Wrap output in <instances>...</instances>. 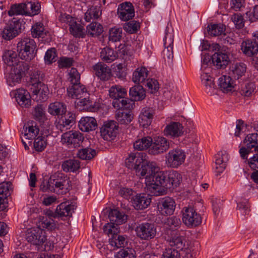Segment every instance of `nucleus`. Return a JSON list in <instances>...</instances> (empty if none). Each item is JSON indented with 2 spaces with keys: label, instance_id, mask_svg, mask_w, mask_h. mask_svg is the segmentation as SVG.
Here are the masks:
<instances>
[{
  "label": "nucleus",
  "instance_id": "obj_1",
  "mask_svg": "<svg viewBox=\"0 0 258 258\" xmlns=\"http://www.w3.org/2000/svg\"><path fill=\"white\" fill-rule=\"evenodd\" d=\"M155 165L150 175L146 179L147 189L155 196L163 195L168 189L171 190L179 186L181 181V175L176 171H158Z\"/></svg>",
  "mask_w": 258,
  "mask_h": 258
},
{
  "label": "nucleus",
  "instance_id": "obj_2",
  "mask_svg": "<svg viewBox=\"0 0 258 258\" xmlns=\"http://www.w3.org/2000/svg\"><path fill=\"white\" fill-rule=\"evenodd\" d=\"M125 164L127 168L133 169L140 178H145L150 175L155 168V163L143 158L139 154H131L126 158Z\"/></svg>",
  "mask_w": 258,
  "mask_h": 258
},
{
  "label": "nucleus",
  "instance_id": "obj_3",
  "mask_svg": "<svg viewBox=\"0 0 258 258\" xmlns=\"http://www.w3.org/2000/svg\"><path fill=\"white\" fill-rule=\"evenodd\" d=\"M126 90L119 85L112 86L109 90L110 97L113 98L112 105L115 108L132 109L135 104L129 98H125Z\"/></svg>",
  "mask_w": 258,
  "mask_h": 258
},
{
  "label": "nucleus",
  "instance_id": "obj_4",
  "mask_svg": "<svg viewBox=\"0 0 258 258\" xmlns=\"http://www.w3.org/2000/svg\"><path fill=\"white\" fill-rule=\"evenodd\" d=\"M17 50L20 58L26 61H30L36 54V44L33 39L24 37L18 42Z\"/></svg>",
  "mask_w": 258,
  "mask_h": 258
},
{
  "label": "nucleus",
  "instance_id": "obj_5",
  "mask_svg": "<svg viewBox=\"0 0 258 258\" xmlns=\"http://www.w3.org/2000/svg\"><path fill=\"white\" fill-rule=\"evenodd\" d=\"M245 146L241 147L239 150L240 157L242 159H246L248 155L253 151H258V134L251 133L248 134L243 140Z\"/></svg>",
  "mask_w": 258,
  "mask_h": 258
},
{
  "label": "nucleus",
  "instance_id": "obj_6",
  "mask_svg": "<svg viewBox=\"0 0 258 258\" xmlns=\"http://www.w3.org/2000/svg\"><path fill=\"white\" fill-rule=\"evenodd\" d=\"M29 69V65L26 62H20L14 67H12L7 77V81L9 85L13 86L16 83H19Z\"/></svg>",
  "mask_w": 258,
  "mask_h": 258
},
{
  "label": "nucleus",
  "instance_id": "obj_7",
  "mask_svg": "<svg viewBox=\"0 0 258 258\" xmlns=\"http://www.w3.org/2000/svg\"><path fill=\"white\" fill-rule=\"evenodd\" d=\"M23 20L13 18V20L7 25L2 31V37L7 40H10L16 37L24 28Z\"/></svg>",
  "mask_w": 258,
  "mask_h": 258
},
{
  "label": "nucleus",
  "instance_id": "obj_8",
  "mask_svg": "<svg viewBox=\"0 0 258 258\" xmlns=\"http://www.w3.org/2000/svg\"><path fill=\"white\" fill-rule=\"evenodd\" d=\"M83 134L77 131H70L63 133L61 136L60 142L70 148L80 146L84 140Z\"/></svg>",
  "mask_w": 258,
  "mask_h": 258
},
{
  "label": "nucleus",
  "instance_id": "obj_9",
  "mask_svg": "<svg viewBox=\"0 0 258 258\" xmlns=\"http://www.w3.org/2000/svg\"><path fill=\"white\" fill-rule=\"evenodd\" d=\"M186 154L183 150L176 148L170 150L165 155V163L167 166L178 168L184 163Z\"/></svg>",
  "mask_w": 258,
  "mask_h": 258
},
{
  "label": "nucleus",
  "instance_id": "obj_10",
  "mask_svg": "<svg viewBox=\"0 0 258 258\" xmlns=\"http://www.w3.org/2000/svg\"><path fill=\"white\" fill-rule=\"evenodd\" d=\"M135 230L138 237L146 240L153 238L156 234V228L154 224L148 222L138 224Z\"/></svg>",
  "mask_w": 258,
  "mask_h": 258
},
{
  "label": "nucleus",
  "instance_id": "obj_11",
  "mask_svg": "<svg viewBox=\"0 0 258 258\" xmlns=\"http://www.w3.org/2000/svg\"><path fill=\"white\" fill-rule=\"evenodd\" d=\"M218 49L215 50V52L212 55V60L217 69H224L230 61L229 50L225 46L222 48L220 47Z\"/></svg>",
  "mask_w": 258,
  "mask_h": 258
},
{
  "label": "nucleus",
  "instance_id": "obj_12",
  "mask_svg": "<svg viewBox=\"0 0 258 258\" xmlns=\"http://www.w3.org/2000/svg\"><path fill=\"white\" fill-rule=\"evenodd\" d=\"M170 147V142L163 137H156L152 139L151 147L149 148L150 154L156 155L163 154Z\"/></svg>",
  "mask_w": 258,
  "mask_h": 258
},
{
  "label": "nucleus",
  "instance_id": "obj_13",
  "mask_svg": "<svg viewBox=\"0 0 258 258\" xmlns=\"http://www.w3.org/2000/svg\"><path fill=\"white\" fill-rule=\"evenodd\" d=\"M49 183L55 188L56 193L63 194L68 191L67 186L69 184V181L63 173L56 172L52 175L49 178Z\"/></svg>",
  "mask_w": 258,
  "mask_h": 258
},
{
  "label": "nucleus",
  "instance_id": "obj_14",
  "mask_svg": "<svg viewBox=\"0 0 258 258\" xmlns=\"http://www.w3.org/2000/svg\"><path fill=\"white\" fill-rule=\"evenodd\" d=\"M45 234V231L39 227L31 228L27 231L26 238L28 242L40 246L46 240Z\"/></svg>",
  "mask_w": 258,
  "mask_h": 258
},
{
  "label": "nucleus",
  "instance_id": "obj_15",
  "mask_svg": "<svg viewBox=\"0 0 258 258\" xmlns=\"http://www.w3.org/2000/svg\"><path fill=\"white\" fill-rule=\"evenodd\" d=\"M118 126L116 121L109 120L105 122L100 128V133L104 140H114L118 133Z\"/></svg>",
  "mask_w": 258,
  "mask_h": 258
},
{
  "label": "nucleus",
  "instance_id": "obj_16",
  "mask_svg": "<svg viewBox=\"0 0 258 258\" xmlns=\"http://www.w3.org/2000/svg\"><path fill=\"white\" fill-rule=\"evenodd\" d=\"M182 221L187 226H196L201 223L202 218L192 207H184L183 209Z\"/></svg>",
  "mask_w": 258,
  "mask_h": 258
},
{
  "label": "nucleus",
  "instance_id": "obj_17",
  "mask_svg": "<svg viewBox=\"0 0 258 258\" xmlns=\"http://www.w3.org/2000/svg\"><path fill=\"white\" fill-rule=\"evenodd\" d=\"M117 13L121 21H127L135 16L134 7L130 2L122 3L118 5Z\"/></svg>",
  "mask_w": 258,
  "mask_h": 258
},
{
  "label": "nucleus",
  "instance_id": "obj_18",
  "mask_svg": "<svg viewBox=\"0 0 258 258\" xmlns=\"http://www.w3.org/2000/svg\"><path fill=\"white\" fill-rule=\"evenodd\" d=\"M175 207L176 204L174 200L168 197L163 198L158 203V210L162 215L164 216L173 214Z\"/></svg>",
  "mask_w": 258,
  "mask_h": 258
},
{
  "label": "nucleus",
  "instance_id": "obj_19",
  "mask_svg": "<svg viewBox=\"0 0 258 258\" xmlns=\"http://www.w3.org/2000/svg\"><path fill=\"white\" fill-rule=\"evenodd\" d=\"M61 115V119L55 123V127L58 130L62 132L70 129L75 124L76 115L75 114L71 112H68L67 113H65Z\"/></svg>",
  "mask_w": 258,
  "mask_h": 258
},
{
  "label": "nucleus",
  "instance_id": "obj_20",
  "mask_svg": "<svg viewBox=\"0 0 258 258\" xmlns=\"http://www.w3.org/2000/svg\"><path fill=\"white\" fill-rule=\"evenodd\" d=\"M67 91L69 96L77 99L76 102L83 98H88L89 96L86 87L80 83L69 87Z\"/></svg>",
  "mask_w": 258,
  "mask_h": 258
},
{
  "label": "nucleus",
  "instance_id": "obj_21",
  "mask_svg": "<svg viewBox=\"0 0 258 258\" xmlns=\"http://www.w3.org/2000/svg\"><path fill=\"white\" fill-rule=\"evenodd\" d=\"M94 74L100 80H109L112 76L110 68L102 62H98L92 67Z\"/></svg>",
  "mask_w": 258,
  "mask_h": 258
},
{
  "label": "nucleus",
  "instance_id": "obj_22",
  "mask_svg": "<svg viewBox=\"0 0 258 258\" xmlns=\"http://www.w3.org/2000/svg\"><path fill=\"white\" fill-rule=\"evenodd\" d=\"M32 98L37 102H43L47 99L49 90L47 85L40 84L35 87H31Z\"/></svg>",
  "mask_w": 258,
  "mask_h": 258
},
{
  "label": "nucleus",
  "instance_id": "obj_23",
  "mask_svg": "<svg viewBox=\"0 0 258 258\" xmlns=\"http://www.w3.org/2000/svg\"><path fill=\"white\" fill-rule=\"evenodd\" d=\"M76 207L77 206L73 203H70L68 202L61 203L56 207L55 212V215L56 217L60 218L72 217Z\"/></svg>",
  "mask_w": 258,
  "mask_h": 258
},
{
  "label": "nucleus",
  "instance_id": "obj_24",
  "mask_svg": "<svg viewBox=\"0 0 258 258\" xmlns=\"http://www.w3.org/2000/svg\"><path fill=\"white\" fill-rule=\"evenodd\" d=\"M242 52L248 56H254L258 52V43L256 37L252 40L247 39L243 41L241 45Z\"/></svg>",
  "mask_w": 258,
  "mask_h": 258
},
{
  "label": "nucleus",
  "instance_id": "obj_25",
  "mask_svg": "<svg viewBox=\"0 0 258 258\" xmlns=\"http://www.w3.org/2000/svg\"><path fill=\"white\" fill-rule=\"evenodd\" d=\"M183 127L178 122H171L166 126L164 130V134L166 136L177 138L181 136L183 134Z\"/></svg>",
  "mask_w": 258,
  "mask_h": 258
},
{
  "label": "nucleus",
  "instance_id": "obj_26",
  "mask_svg": "<svg viewBox=\"0 0 258 258\" xmlns=\"http://www.w3.org/2000/svg\"><path fill=\"white\" fill-rule=\"evenodd\" d=\"M15 97L17 103L22 107L27 108L30 106L32 95H30L27 90L23 88L17 89Z\"/></svg>",
  "mask_w": 258,
  "mask_h": 258
},
{
  "label": "nucleus",
  "instance_id": "obj_27",
  "mask_svg": "<svg viewBox=\"0 0 258 258\" xmlns=\"http://www.w3.org/2000/svg\"><path fill=\"white\" fill-rule=\"evenodd\" d=\"M33 37L41 38L42 41H47L51 39L50 33L47 31L43 24L37 23L31 29Z\"/></svg>",
  "mask_w": 258,
  "mask_h": 258
},
{
  "label": "nucleus",
  "instance_id": "obj_28",
  "mask_svg": "<svg viewBox=\"0 0 258 258\" xmlns=\"http://www.w3.org/2000/svg\"><path fill=\"white\" fill-rule=\"evenodd\" d=\"M78 125L82 132H89L95 130L97 127V123L94 117L86 116L81 118Z\"/></svg>",
  "mask_w": 258,
  "mask_h": 258
},
{
  "label": "nucleus",
  "instance_id": "obj_29",
  "mask_svg": "<svg viewBox=\"0 0 258 258\" xmlns=\"http://www.w3.org/2000/svg\"><path fill=\"white\" fill-rule=\"evenodd\" d=\"M228 161V155L226 152L220 151L215 155V172L217 175L223 172Z\"/></svg>",
  "mask_w": 258,
  "mask_h": 258
},
{
  "label": "nucleus",
  "instance_id": "obj_30",
  "mask_svg": "<svg viewBox=\"0 0 258 258\" xmlns=\"http://www.w3.org/2000/svg\"><path fill=\"white\" fill-rule=\"evenodd\" d=\"M39 130L35 122H28L24 126L22 134L26 139L32 140L35 139L38 135Z\"/></svg>",
  "mask_w": 258,
  "mask_h": 258
},
{
  "label": "nucleus",
  "instance_id": "obj_31",
  "mask_svg": "<svg viewBox=\"0 0 258 258\" xmlns=\"http://www.w3.org/2000/svg\"><path fill=\"white\" fill-rule=\"evenodd\" d=\"M151 202V199L149 195L142 194H139L135 198L133 201L134 207L137 210H143L147 208Z\"/></svg>",
  "mask_w": 258,
  "mask_h": 258
},
{
  "label": "nucleus",
  "instance_id": "obj_32",
  "mask_svg": "<svg viewBox=\"0 0 258 258\" xmlns=\"http://www.w3.org/2000/svg\"><path fill=\"white\" fill-rule=\"evenodd\" d=\"M130 96L131 100L134 101H141L145 99L146 97V92L142 86L140 85H135L130 88L129 91Z\"/></svg>",
  "mask_w": 258,
  "mask_h": 258
},
{
  "label": "nucleus",
  "instance_id": "obj_33",
  "mask_svg": "<svg viewBox=\"0 0 258 258\" xmlns=\"http://www.w3.org/2000/svg\"><path fill=\"white\" fill-rule=\"evenodd\" d=\"M153 114L152 111L148 108L142 109L139 117V122L144 127H148L151 123Z\"/></svg>",
  "mask_w": 258,
  "mask_h": 258
},
{
  "label": "nucleus",
  "instance_id": "obj_34",
  "mask_svg": "<svg viewBox=\"0 0 258 258\" xmlns=\"http://www.w3.org/2000/svg\"><path fill=\"white\" fill-rule=\"evenodd\" d=\"M245 160V162H247L250 168L253 170L250 176L251 178L256 184H258V153L254 154L248 160Z\"/></svg>",
  "mask_w": 258,
  "mask_h": 258
},
{
  "label": "nucleus",
  "instance_id": "obj_35",
  "mask_svg": "<svg viewBox=\"0 0 258 258\" xmlns=\"http://www.w3.org/2000/svg\"><path fill=\"white\" fill-rule=\"evenodd\" d=\"M109 218L112 223L118 227V225L125 223L127 220V216L123 212L117 209L111 210L109 212Z\"/></svg>",
  "mask_w": 258,
  "mask_h": 258
},
{
  "label": "nucleus",
  "instance_id": "obj_36",
  "mask_svg": "<svg viewBox=\"0 0 258 258\" xmlns=\"http://www.w3.org/2000/svg\"><path fill=\"white\" fill-rule=\"evenodd\" d=\"M148 71L146 67L137 68L133 74L132 80L134 83H144L148 76Z\"/></svg>",
  "mask_w": 258,
  "mask_h": 258
},
{
  "label": "nucleus",
  "instance_id": "obj_37",
  "mask_svg": "<svg viewBox=\"0 0 258 258\" xmlns=\"http://www.w3.org/2000/svg\"><path fill=\"white\" fill-rule=\"evenodd\" d=\"M202 84L205 86V90L207 94L212 95L215 89L214 79L207 73H203L201 76Z\"/></svg>",
  "mask_w": 258,
  "mask_h": 258
},
{
  "label": "nucleus",
  "instance_id": "obj_38",
  "mask_svg": "<svg viewBox=\"0 0 258 258\" xmlns=\"http://www.w3.org/2000/svg\"><path fill=\"white\" fill-rule=\"evenodd\" d=\"M109 242L110 245L114 247V249L124 247L127 244V236L116 233L112 236Z\"/></svg>",
  "mask_w": 258,
  "mask_h": 258
},
{
  "label": "nucleus",
  "instance_id": "obj_39",
  "mask_svg": "<svg viewBox=\"0 0 258 258\" xmlns=\"http://www.w3.org/2000/svg\"><path fill=\"white\" fill-rule=\"evenodd\" d=\"M75 104L78 106L82 107V109L91 112H95L99 108V104L98 103L93 102L88 98L79 100L75 102Z\"/></svg>",
  "mask_w": 258,
  "mask_h": 258
},
{
  "label": "nucleus",
  "instance_id": "obj_40",
  "mask_svg": "<svg viewBox=\"0 0 258 258\" xmlns=\"http://www.w3.org/2000/svg\"><path fill=\"white\" fill-rule=\"evenodd\" d=\"M117 111L115 117L118 122L120 124H128L130 123L133 119V116L129 111H123L125 108H116ZM131 109H126L130 110Z\"/></svg>",
  "mask_w": 258,
  "mask_h": 258
},
{
  "label": "nucleus",
  "instance_id": "obj_41",
  "mask_svg": "<svg viewBox=\"0 0 258 258\" xmlns=\"http://www.w3.org/2000/svg\"><path fill=\"white\" fill-rule=\"evenodd\" d=\"M48 112L53 115H63L67 112L66 105L60 102L50 103L48 108Z\"/></svg>",
  "mask_w": 258,
  "mask_h": 258
},
{
  "label": "nucleus",
  "instance_id": "obj_42",
  "mask_svg": "<svg viewBox=\"0 0 258 258\" xmlns=\"http://www.w3.org/2000/svg\"><path fill=\"white\" fill-rule=\"evenodd\" d=\"M219 86L223 92L231 91L234 88L232 79L229 76H222L219 79Z\"/></svg>",
  "mask_w": 258,
  "mask_h": 258
},
{
  "label": "nucleus",
  "instance_id": "obj_43",
  "mask_svg": "<svg viewBox=\"0 0 258 258\" xmlns=\"http://www.w3.org/2000/svg\"><path fill=\"white\" fill-rule=\"evenodd\" d=\"M61 168L66 172H75L80 168V162L75 159H69L63 162Z\"/></svg>",
  "mask_w": 258,
  "mask_h": 258
},
{
  "label": "nucleus",
  "instance_id": "obj_44",
  "mask_svg": "<svg viewBox=\"0 0 258 258\" xmlns=\"http://www.w3.org/2000/svg\"><path fill=\"white\" fill-rule=\"evenodd\" d=\"M3 59L5 62L9 66L14 67L22 61H19L17 56V53L12 50L5 51L3 55Z\"/></svg>",
  "mask_w": 258,
  "mask_h": 258
},
{
  "label": "nucleus",
  "instance_id": "obj_45",
  "mask_svg": "<svg viewBox=\"0 0 258 258\" xmlns=\"http://www.w3.org/2000/svg\"><path fill=\"white\" fill-rule=\"evenodd\" d=\"M208 34L212 36L224 35L226 27L223 24H211L208 26Z\"/></svg>",
  "mask_w": 258,
  "mask_h": 258
},
{
  "label": "nucleus",
  "instance_id": "obj_46",
  "mask_svg": "<svg viewBox=\"0 0 258 258\" xmlns=\"http://www.w3.org/2000/svg\"><path fill=\"white\" fill-rule=\"evenodd\" d=\"M100 57L104 61L110 63L117 57V53L113 49L109 47H105L100 52Z\"/></svg>",
  "mask_w": 258,
  "mask_h": 258
},
{
  "label": "nucleus",
  "instance_id": "obj_47",
  "mask_svg": "<svg viewBox=\"0 0 258 258\" xmlns=\"http://www.w3.org/2000/svg\"><path fill=\"white\" fill-rule=\"evenodd\" d=\"M246 65L242 62L236 63L231 68L232 76L235 79H239L246 72Z\"/></svg>",
  "mask_w": 258,
  "mask_h": 258
},
{
  "label": "nucleus",
  "instance_id": "obj_48",
  "mask_svg": "<svg viewBox=\"0 0 258 258\" xmlns=\"http://www.w3.org/2000/svg\"><path fill=\"white\" fill-rule=\"evenodd\" d=\"M152 142V139L151 137H146L136 141L134 144V147L135 149L142 151L150 148Z\"/></svg>",
  "mask_w": 258,
  "mask_h": 258
},
{
  "label": "nucleus",
  "instance_id": "obj_49",
  "mask_svg": "<svg viewBox=\"0 0 258 258\" xmlns=\"http://www.w3.org/2000/svg\"><path fill=\"white\" fill-rule=\"evenodd\" d=\"M25 14L28 16H33L38 15L40 12V5L39 3L27 2L25 3Z\"/></svg>",
  "mask_w": 258,
  "mask_h": 258
},
{
  "label": "nucleus",
  "instance_id": "obj_50",
  "mask_svg": "<svg viewBox=\"0 0 258 258\" xmlns=\"http://www.w3.org/2000/svg\"><path fill=\"white\" fill-rule=\"evenodd\" d=\"M103 27L101 24L97 22H92L87 27V32L92 37L100 35L103 32Z\"/></svg>",
  "mask_w": 258,
  "mask_h": 258
},
{
  "label": "nucleus",
  "instance_id": "obj_51",
  "mask_svg": "<svg viewBox=\"0 0 258 258\" xmlns=\"http://www.w3.org/2000/svg\"><path fill=\"white\" fill-rule=\"evenodd\" d=\"M44 77L43 74L40 71L34 70L30 74V83L31 87L39 86L40 84H44L42 82Z\"/></svg>",
  "mask_w": 258,
  "mask_h": 258
},
{
  "label": "nucleus",
  "instance_id": "obj_52",
  "mask_svg": "<svg viewBox=\"0 0 258 258\" xmlns=\"http://www.w3.org/2000/svg\"><path fill=\"white\" fill-rule=\"evenodd\" d=\"M100 8L96 6L90 8L85 14L84 19L87 22H90L92 19H97L101 15Z\"/></svg>",
  "mask_w": 258,
  "mask_h": 258
},
{
  "label": "nucleus",
  "instance_id": "obj_53",
  "mask_svg": "<svg viewBox=\"0 0 258 258\" xmlns=\"http://www.w3.org/2000/svg\"><path fill=\"white\" fill-rule=\"evenodd\" d=\"M96 155L95 150L86 148L79 150L77 154V157L83 160H91Z\"/></svg>",
  "mask_w": 258,
  "mask_h": 258
},
{
  "label": "nucleus",
  "instance_id": "obj_54",
  "mask_svg": "<svg viewBox=\"0 0 258 258\" xmlns=\"http://www.w3.org/2000/svg\"><path fill=\"white\" fill-rule=\"evenodd\" d=\"M70 33L76 37H81L84 38L85 34L83 30V27L79 23L74 21L70 26Z\"/></svg>",
  "mask_w": 258,
  "mask_h": 258
},
{
  "label": "nucleus",
  "instance_id": "obj_55",
  "mask_svg": "<svg viewBox=\"0 0 258 258\" xmlns=\"http://www.w3.org/2000/svg\"><path fill=\"white\" fill-rule=\"evenodd\" d=\"M25 3L15 4L11 6L10 10L8 12V14L10 16H13L15 15L26 16V14H25Z\"/></svg>",
  "mask_w": 258,
  "mask_h": 258
},
{
  "label": "nucleus",
  "instance_id": "obj_56",
  "mask_svg": "<svg viewBox=\"0 0 258 258\" xmlns=\"http://www.w3.org/2000/svg\"><path fill=\"white\" fill-rule=\"evenodd\" d=\"M237 210L243 215L248 214L250 206L248 200L243 198L239 199L237 202Z\"/></svg>",
  "mask_w": 258,
  "mask_h": 258
},
{
  "label": "nucleus",
  "instance_id": "obj_57",
  "mask_svg": "<svg viewBox=\"0 0 258 258\" xmlns=\"http://www.w3.org/2000/svg\"><path fill=\"white\" fill-rule=\"evenodd\" d=\"M122 37V29L114 27L110 29L109 31V41L115 42L119 41Z\"/></svg>",
  "mask_w": 258,
  "mask_h": 258
},
{
  "label": "nucleus",
  "instance_id": "obj_58",
  "mask_svg": "<svg viewBox=\"0 0 258 258\" xmlns=\"http://www.w3.org/2000/svg\"><path fill=\"white\" fill-rule=\"evenodd\" d=\"M163 41L164 46L173 47L174 34L172 29L166 27Z\"/></svg>",
  "mask_w": 258,
  "mask_h": 258
},
{
  "label": "nucleus",
  "instance_id": "obj_59",
  "mask_svg": "<svg viewBox=\"0 0 258 258\" xmlns=\"http://www.w3.org/2000/svg\"><path fill=\"white\" fill-rule=\"evenodd\" d=\"M139 28V23L135 21H130L123 26V29L130 34L136 33Z\"/></svg>",
  "mask_w": 258,
  "mask_h": 258
},
{
  "label": "nucleus",
  "instance_id": "obj_60",
  "mask_svg": "<svg viewBox=\"0 0 258 258\" xmlns=\"http://www.w3.org/2000/svg\"><path fill=\"white\" fill-rule=\"evenodd\" d=\"M34 139V147L35 150L38 152H41L44 150L46 146V142L45 140V137L39 136Z\"/></svg>",
  "mask_w": 258,
  "mask_h": 258
},
{
  "label": "nucleus",
  "instance_id": "obj_61",
  "mask_svg": "<svg viewBox=\"0 0 258 258\" xmlns=\"http://www.w3.org/2000/svg\"><path fill=\"white\" fill-rule=\"evenodd\" d=\"M165 48L162 52V56L164 60L168 64H171L172 62L173 58V47L164 46Z\"/></svg>",
  "mask_w": 258,
  "mask_h": 258
},
{
  "label": "nucleus",
  "instance_id": "obj_62",
  "mask_svg": "<svg viewBox=\"0 0 258 258\" xmlns=\"http://www.w3.org/2000/svg\"><path fill=\"white\" fill-rule=\"evenodd\" d=\"M56 53L54 48H51L47 50L44 56V60L46 63L50 64L56 60Z\"/></svg>",
  "mask_w": 258,
  "mask_h": 258
},
{
  "label": "nucleus",
  "instance_id": "obj_63",
  "mask_svg": "<svg viewBox=\"0 0 258 258\" xmlns=\"http://www.w3.org/2000/svg\"><path fill=\"white\" fill-rule=\"evenodd\" d=\"M231 20L237 29H241L244 26V19L240 14H234L231 16Z\"/></svg>",
  "mask_w": 258,
  "mask_h": 258
},
{
  "label": "nucleus",
  "instance_id": "obj_64",
  "mask_svg": "<svg viewBox=\"0 0 258 258\" xmlns=\"http://www.w3.org/2000/svg\"><path fill=\"white\" fill-rule=\"evenodd\" d=\"M162 258H180V254L177 250L173 248L165 249L162 255Z\"/></svg>",
  "mask_w": 258,
  "mask_h": 258
}]
</instances>
